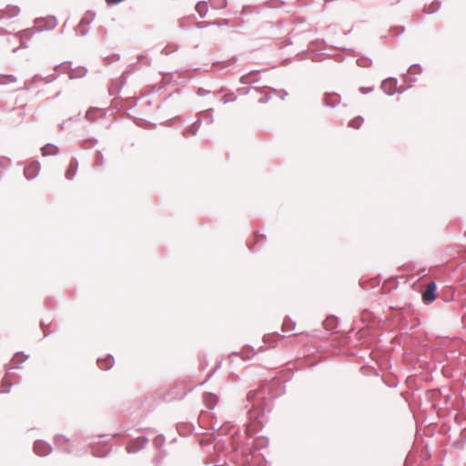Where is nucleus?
<instances>
[{
	"instance_id": "20e7f679",
	"label": "nucleus",
	"mask_w": 466,
	"mask_h": 466,
	"mask_svg": "<svg viewBox=\"0 0 466 466\" xmlns=\"http://www.w3.org/2000/svg\"><path fill=\"white\" fill-rule=\"evenodd\" d=\"M146 442L145 439H137L127 446L128 452H135L139 448L143 447Z\"/></svg>"
},
{
	"instance_id": "f03ea898",
	"label": "nucleus",
	"mask_w": 466,
	"mask_h": 466,
	"mask_svg": "<svg viewBox=\"0 0 466 466\" xmlns=\"http://www.w3.org/2000/svg\"><path fill=\"white\" fill-rule=\"evenodd\" d=\"M34 451L39 456H46L50 453L51 447L42 441H37L34 444Z\"/></svg>"
},
{
	"instance_id": "423d86ee",
	"label": "nucleus",
	"mask_w": 466,
	"mask_h": 466,
	"mask_svg": "<svg viewBox=\"0 0 466 466\" xmlns=\"http://www.w3.org/2000/svg\"><path fill=\"white\" fill-rule=\"evenodd\" d=\"M56 152V147H55L53 146H46V147H42V153L44 156L52 155V154H55Z\"/></svg>"
},
{
	"instance_id": "9d476101",
	"label": "nucleus",
	"mask_w": 466,
	"mask_h": 466,
	"mask_svg": "<svg viewBox=\"0 0 466 466\" xmlns=\"http://www.w3.org/2000/svg\"><path fill=\"white\" fill-rule=\"evenodd\" d=\"M290 326H291V322L290 321H285L282 325V330L283 331H289L291 329H290Z\"/></svg>"
},
{
	"instance_id": "9b49d317",
	"label": "nucleus",
	"mask_w": 466,
	"mask_h": 466,
	"mask_svg": "<svg viewBox=\"0 0 466 466\" xmlns=\"http://www.w3.org/2000/svg\"><path fill=\"white\" fill-rule=\"evenodd\" d=\"M391 85H392V82L390 80L384 81L382 83V88L386 89L387 86H391Z\"/></svg>"
},
{
	"instance_id": "7ed1b4c3",
	"label": "nucleus",
	"mask_w": 466,
	"mask_h": 466,
	"mask_svg": "<svg viewBox=\"0 0 466 466\" xmlns=\"http://www.w3.org/2000/svg\"><path fill=\"white\" fill-rule=\"evenodd\" d=\"M39 168L40 167L37 162H33L29 164L27 167H25L24 170L25 177L28 179L34 178L38 174Z\"/></svg>"
},
{
	"instance_id": "f257e3e1",
	"label": "nucleus",
	"mask_w": 466,
	"mask_h": 466,
	"mask_svg": "<svg viewBox=\"0 0 466 466\" xmlns=\"http://www.w3.org/2000/svg\"><path fill=\"white\" fill-rule=\"evenodd\" d=\"M436 288L437 287L434 282H430L427 285L426 289L422 293V299L425 303H431L435 299Z\"/></svg>"
},
{
	"instance_id": "0eeeda50",
	"label": "nucleus",
	"mask_w": 466,
	"mask_h": 466,
	"mask_svg": "<svg viewBox=\"0 0 466 466\" xmlns=\"http://www.w3.org/2000/svg\"><path fill=\"white\" fill-rule=\"evenodd\" d=\"M112 360L111 359H106L103 360H98V365L100 369L106 370L111 366Z\"/></svg>"
},
{
	"instance_id": "39448f33",
	"label": "nucleus",
	"mask_w": 466,
	"mask_h": 466,
	"mask_svg": "<svg viewBox=\"0 0 466 466\" xmlns=\"http://www.w3.org/2000/svg\"><path fill=\"white\" fill-rule=\"evenodd\" d=\"M76 170H77V163L76 161H71L68 166V168L66 172V177L67 179H72L75 177Z\"/></svg>"
},
{
	"instance_id": "f8f14e48",
	"label": "nucleus",
	"mask_w": 466,
	"mask_h": 466,
	"mask_svg": "<svg viewBox=\"0 0 466 466\" xmlns=\"http://www.w3.org/2000/svg\"><path fill=\"white\" fill-rule=\"evenodd\" d=\"M8 390H0V392H7Z\"/></svg>"
},
{
	"instance_id": "1a4fd4ad",
	"label": "nucleus",
	"mask_w": 466,
	"mask_h": 466,
	"mask_svg": "<svg viewBox=\"0 0 466 466\" xmlns=\"http://www.w3.org/2000/svg\"><path fill=\"white\" fill-rule=\"evenodd\" d=\"M205 400L210 402L209 407L211 408L216 402V397L208 393L205 396Z\"/></svg>"
},
{
	"instance_id": "6e6552de",
	"label": "nucleus",
	"mask_w": 466,
	"mask_h": 466,
	"mask_svg": "<svg viewBox=\"0 0 466 466\" xmlns=\"http://www.w3.org/2000/svg\"><path fill=\"white\" fill-rule=\"evenodd\" d=\"M362 121H363L362 118H355L350 122L349 126L353 128H359L360 127Z\"/></svg>"
}]
</instances>
